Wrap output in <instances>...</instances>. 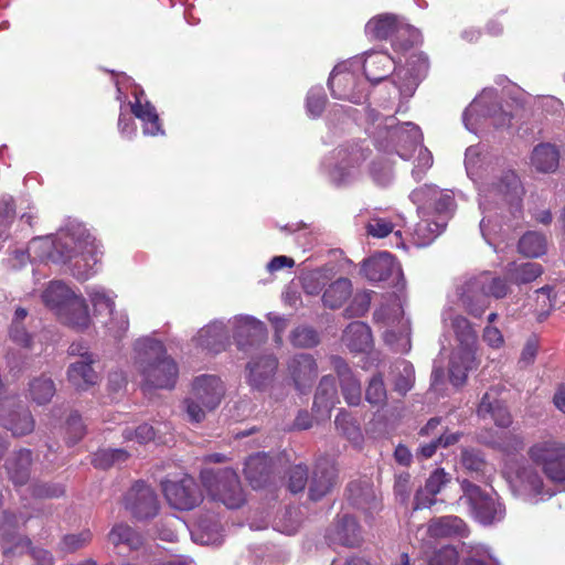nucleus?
<instances>
[{
	"instance_id": "41",
	"label": "nucleus",
	"mask_w": 565,
	"mask_h": 565,
	"mask_svg": "<svg viewBox=\"0 0 565 565\" xmlns=\"http://www.w3.org/2000/svg\"><path fill=\"white\" fill-rule=\"evenodd\" d=\"M449 480L450 477L444 469H436L426 480L425 487L417 491L414 509L418 510L431 507L436 502V494L441 491L443 487L446 486Z\"/></svg>"
},
{
	"instance_id": "2",
	"label": "nucleus",
	"mask_w": 565,
	"mask_h": 565,
	"mask_svg": "<svg viewBox=\"0 0 565 565\" xmlns=\"http://www.w3.org/2000/svg\"><path fill=\"white\" fill-rule=\"evenodd\" d=\"M58 253L57 264L67 266L78 281L92 278L100 263L103 249L85 224L77 220H67L55 233Z\"/></svg>"
},
{
	"instance_id": "7",
	"label": "nucleus",
	"mask_w": 565,
	"mask_h": 565,
	"mask_svg": "<svg viewBox=\"0 0 565 565\" xmlns=\"http://www.w3.org/2000/svg\"><path fill=\"white\" fill-rule=\"evenodd\" d=\"M508 291L509 286L504 279L483 271L458 285L457 297L469 315L479 318L489 307V297L500 299L505 297Z\"/></svg>"
},
{
	"instance_id": "10",
	"label": "nucleus",
	"mask_w": 565,
	"mask_h": 565,
	"mask_svg": "<svg viewBox=\"0 0 565 565\" xmlns=\"http://www.w3.org/2000/svg\"><path fill=\"white\" fill-rule=\"evenodd\" d=\"M462 120L467 130L478 135L489 126H508L511 115L499 104L497 90L486 88L466 108Z\"/></svg>"
},
{
	"instance_id": "21",
	"label": "nucleus",
	"mask_w": 565,
	"mask_h": 565,
	"mask_svg": "<svg viewBox=\"0 0 565 565\" xmlns=\"http://www.w3.org/2000/svg\"><path fill=\"white\" fill-rule=\"evenodd\" d=\"M162 491L168 503L175 510L189 511L202 502V493L191 476L180 480L162 481Z\"/></svg>"
},
{
	"instance_id": "47",
	"label": "nucleus",
	"mask_w": 565,
	"mask_h": 565,
	"mask_svg": "<svg viewBox=\"0 0 565 565\" xmlns=\"http://www.w3.org/2000/svg\"><path fill=\"white\" fill-rule=\"evenodd\" d=\"M31 461V451L26 449L20 450L7 461L8 473L14 484L22 486L28 481Z\"/></svg>"
},
{
	"instance_id": "28",
	"label": "nucleus",
	"mask_w": 565,
	"mask_h": 565,
	"mask_svg": "<svg viewBox=\"0 0 565 565\" xmlns=\"http://www.w3.org/2000/svg\"><path fill=\"white\" fill-rule=\"evenodd\" d=\"M158 332L142 335L132 344V363L137 372L154 364L159 360L170 358L162 340L157 338Z\"/></svg>"
},
{
	"instance_id": "9",
	"label": "nucleus",
	"mask_w": 565,
	"mask_h": 565,
	"mask_svg": "<svg viewBox=\"0 0 565 565\" xmlns=\"http://www.w3.org/2000/svg\"><path fill=\"white\" fill-rule=\"evenodd\" d=\"M225 387L216 375L203 374L192 382L191 392L182 402V408L190 423L203 422L206 414L213 412L221 403Z\"/></svg>"
},
{
	"instance_id": "32",
	"label": "nucleus",
	"mask_w": 565,
	"mask_h": 565,
	"mask_svg": "<svg viewBox=\"0 0 565 565\" xmlns=\"http://www.w3.org/2000/svg\"><path fill=\"white\" fill-rule=\"evenodd\" d=\"M477 413L482 419H492L498 427L507 428L512 423L511 414L499 397L497 387H491L483 394Z\"/></svg>"
},
{
	"instance_id": "20",
	"label": "nucleus",
	"mask_w": 565,
	"mask_h": 565,
	"mask_svg": "<svg viewBox=\"0 0 565 565\" xmlns=\"http://www.w3.org/2000/svg\"><path fill=\"white\" fill-rule=\"evenodd\" d=\"M468 535L467 524L458 516L446 515L433 519L427 527H419L416 537L420 541V548L424 553L434 547V541L443 537Z\"/></svg>"
},
{
	"instance_id": "49",
	"label": "nucleus",
	"mask_w": 565,
	"mask_h": 565,
	"mask_svg": "<svg viewBox=\"0 0 565 565\" xmlns=\"http://www.w3.org/2000/svg\"><path fill=\"white\" fill-rule=\"evenodd\" d=\"M331 279V270L319 268L306 273L301 278L302 289L307 295L318 296Z\"/></svg>"
},
{
	"instance_id": "60",
	"label": "nucleus",
	"mask_w": 565,
	"mask_h": 565,
	"mask_svg": "<svg viewBox=\"0 0 565 565\" xmlns=\"http://www.w3.org/2000/svg\"><path fill=\"white\" fill-rule=\"evenodd\" d=\"M460 463L463 469L477 476L484 475L488 469V463L481 454L475 449H463L461 451Z\"/></svg>"
},
{
	"instance_id": "64",
	"label": "nucleus",
	"mask_w": 565,
	"mask_h": 565,
	"mask_svg": "<svg viewBox=\"0 0 565 565\" xmlns=\"http://www.w3.org/2000/svg\"><path fill=\"white\" fill-rule=\"evenodd\" d=\"M370 175L379 185H387L393 180V169L386 160H375L371 163Z\"/></svg>"
},
{
	"instance_id": "14",
	"label": "nucleus",
	"mask_w": 565,
	"mask_h": 565,
	"mask_svg": "<svg viewBox=\"0 0 565 565\" xmlns=\"http://www.w3.org/2000/svg\"><path fill=\"white\" fill-rule=\"evenodd\" d=\"M365 34L370 39H392V45L396 52H406L420 41L417 29L402 23L396 15L384 13L369 20L365 24Z\"/></svg>"
},
{
	"instance_id": "4",
	"label": "nucleus",
	"mask_w": 565,
	"mask_h": 565,
	"mask_svg": "<svg viewBox=\"0 0 565 565\" xmlns=\"http://www.w3.org/2000/svg\"><path fill=\"white\" fill-rule=\"evenodd\" d=\"M366 132L375 145L384 151H395L402 159L409 160L423 141L418 126L411 121L399 124L391 115H383L370 108L366 110Z\"/></svg>"
},
{
	"instance_id": "51",
	"label": "nucleus",
	"mask_w": 565,
	"mask_h": 565,
	"mask_svg": "<svg viewBox=\"0 0 565 565\" xmlns=\"http://www.w3.org/2000/svg\"><path fill=\"white\" fill-rule=\"evenodd\" d=\"M508 273L516 284H526L542 274V267L540 264L530 262L522 264L512 263L509 265Z\"/></svg>"
},
{
	"instance_id": "39",
	"label": "nucleus",
	"mask_w": 565,
	"mask_h": 565,
	"mask_svg": "<svg viewBox=\"0 0 565 565\" xmlns=\"http://www.w3.org/2000/svg\"><path fill=\"white\" fill-rule=\"evenodd\" d=\"M342 341L354 353H366L373 345L371 329L361 321H354L345 328Z\"/></svg>"
},
{
	"instance_id": "35",
	"label": "nucleus",
	"mask_w": 565,
	"mask_h": 565,
	"mask_svg": "<svg viewBox=\"0 0 565 565\" xmlns=\"http://www.w3.org/2000/svg\"><path fill=\"white\" fill-rule=\"evenodd\" d=\"M396 61L384 51H370L361 58V68L364 70L365 79L371 83H377L385 79L393 70Z\"/></svg>"
},
{
	"instance_id": "36",
	"label": "nucleus",
	"mask_w": 565,
	"mask_h": 565,
	"mask_svg": "<svg viewBox=\"0 0 565 565\" xmlns=\"http://www.w3.org/2000/svg\"><path fill=\"white\" fill-rule=\"evenodd\" d=\"M12 407L13 403L10 401H7L0 407V420L3 426L15 436L31 433L34 427L31 413L22 406Z\"/></svg>"
},
{
	"instance_id": "13",
	"label": "nucleus",
	"mask_w": 565,
	"mask_h": 565,
	"mask_svg": "<svg viewBox=\"0 0 565 565\" xmlns=\"http://www.w3.org/2000/svg\"><path fill=\"white\" fill-rule=\"evenodd\" d=\"M360 70L361 57L335 65L329 77L331 95L337 99L361 103L366 97L367 83L361 77Z\"/></svg>"
},
{
	"instance_id": "30",
	"label": "nucleus",
	"mask_w": 565,
	"mask_h": 565,
	"mask_svg": "<svg viewBox=\"0 0 565 565\" xmlns=\"http://www.w3.org/2000/svg\"><path fill=\"white\" fill-rule=\"evenodd\" d=\"M108 541L118 555L126 552L135 553L138 557L145 556L143 537L126 523L115 524L108 533Z\"/></svg>"
},
{
	"instance_id": "44",
	"label": "nucleus",
	"mask_w": 565,
	"mask_h": 565,
	"mask_svg": "<svg viewBox=\"0 0 565 565\" xmlns=\"http://www.w3.org/2000/svg\"><path fill=\"white\" fill-rule=\"evenodd\" d=\"M334 476V469L327 462L318 463L309 487L310 499L317 501L326 495L333 486Z\"/></svg>"
},
{
	"instance_id": "48",
	"label": "nucleus",
	"mask_w": 565,
	"mask_h": 565,
	"mask_svg": "<svg viewBox=\"0 0 565 565\" xmlns=\"http://www.w3.org/2000/svg\"><path fill=\"white\" fill-rule=\"evenodd\" d=\"M394 390L401 395H405L414 384L415 371L413 365L406 360L397 361L392 370Z\"/></svg>"
},
{
	"instance_id": "52",
	"label": "nucleus",
	"mask_w": 565,
	"mask_h": 565,
	"mask_svg": "<svg viewBox=\"0 0 565 565\" xmlns=\"http://www.w3.org/2000/svg\"><path fill=\"white\" fill-rule=\"evenodd\" d=\"M519 250L527 257H539L546 250L545 237L536 232L526 233L519 242Z\"/></svg>"
},
{
	"instance_id": "55",
	"label": "nucleus",
	"mask_w": 565,
	"mask_h": 565,
	"mask_svg": "<svg viewBox=\"0 0 565 565\" xmlns=\"http://www.w3.org/2000/svg\"><path fill=\"white\" fill-rule=\"evenodd\" d=\"M117 99L120 102L118 129L124 138L131 139L136 135L137 128L132 119L127 117V111L129 110V107L127 106V95L124 94L120 83H117Z\"/></svg>"
},
{
	"instance_id": "11",
	"label": "nucleus",
	"mask_w": 565,
	"mask_h": 565,
	"mask_svg": "<svg viewBox=\"0 0 565 565\" xmlns=\"http://www.w3.org/2000/svg\"><path fill=\"white\" fill-rule=\"evenodd\" d=\"M537 468L530 463H521L505 472L513 495L530 504H539L555 494L554 489L545 481L542 470Z\"/></svg>"
},
{
	"instance_id": "8",
	"label": "nucleus",
	"mask_w": 565,
	"mask_h": 565,
	"mask_svg": "<svg viewBox=\"0 0 565 565\" xmlns=\"http://www.w3.org/2000/svg\"><path fill=\"white\" fill-rule=\"evenodd\" d=\"M374 321L383 332L385 343L397 353L411 350V324L404 316L403 301L398 296L390 297L374 312Z\"/></svg>"
},
{
	"instance_id": "27",
	"label": "nucleus",
	"mask_w": 565,
	"mask_h": 565,
	"mask_svg": "<svg viewBox=\"0 0 565 565\" xmlns=\"http://www.w3.org/2000/svg\"><path fill=\"white\" fill-rule=\"evenodd\" d=\"M125 507L138 520L154 516L159 503L154 491L145 482H136L125 497Z\"/></svg>"
},
{
	"instance_id": "38",
	"label": "nucleus",
	"mask_w": 565,
	"mask_h": 565,
	"mask_svg": "<svg viewBox=\"0 0 565 565\" xmlns=\"http://www.w3.org/2000/svg\"><path fill=\"white\" fill-rule=\"evenodd\" d=\"M274 462L266 454L250 456L245 462V476L254 489L265 487L271 479Z\"/></svg>"
},
{
	"instance_id": "53",
	"label": "nucleus",
	"mask_w": 565,
	"mask_h": 565,
	"mask_svg": "<svg viewBox=\"0 0 565 565\" xmlns=\"http://www.w3.org/2000/svg\"><path fill=\"white\" fill-rule=\"evenodd\" d=\"M463 565H500L491 550L483 544H469Z\"/></svg>"
},
{
	"instance_id": "59",
	"label": "nucleus",
	"mask_w": 565,
	"mask_h": 565,
	"mask_svg": "<svg viewBox=\"0 0 565 565\" xmlns=\"http://www.w3.org/2000/svg\"><path fill=\"white\" fill-rule=\"evenodd\" d=\"M92 540V533L88 530L77 534L64 535L58 543L57 550L64 554L74 553L86 546Z\"/></svg>"
},
{
	"instance_id": "12",
	"label": "nucleus",
	"mask_w": 565,
	"mask_h": 565,
	"mask_svg": "<svg viewBox=\"0 0 565 565\" xmlns=\"http://www.w3.org/2000/svg\"><path fill=\"white\" fill-rule=\"evenodd\" d=\"M527 457L548 481L565 489V443L553 437L536 440L529 447Z\"/></svg>"
},
{
	"instance_id": "17",
	"label": "nucleus",
	"mask_w": 565,
	"mask_h": 565,
	"mask_svg": "<svg viewBox=\"0 0 565 565\" xmlns=\"http://www.w3.org/2000/svg\"><path fill=\"white\" fill-rule=\"evenodd\" d=\"M203 486L214 500L221 501L230 509L239 508L244 495L236 472L232 469L209 470L201 472Z\"/></svg>"
},
{
	"instance_id": "22",
	"label": "nucleus",
	"mask_w": 565,
	"mask_h": 565,
	"mask_svg": "<svg viewBox=\"0 0 565 565\" xmlns=\"http://www.w3.org/2000/svg\"><path fill=\"white\" fill-rule=\"evenodd\" d=\"M132 100L127 99L130 113L140 120L145 136H164V129L156 107L148 100L145 92L134 85Z\"/></svg>"
},
{
	"instance_id": "63",
	"label": "nucleus",
	"mask_w": 565,
	"mask_h": 565,
	"mask_svg": "<svg viewBox=\"0 0 565 565\" xmlns=\"http://www.w3.org/2000/svg\"><path fill=\"white\" fill-rule=\"evenodd\" d=\"M110 319L107 323V330L115 339H120L129 329V318L125 310H114L109 313Z\"/></svg>"
},
{
	"instance_id": "24",
	"label": "nucleus",
	"mask_w": 565,
	"mask_h": 565,
	"mask_svg": "<svg viewBox=\"0 0 565 565\" xmlns=\"http://www.w3.org/2000/svg\"><path fill=\"white\" fill-rule=\"evenodd\" d=\"M145 390H172L175 386L179 369L170 356L138 372Z\"/></svg>"
},
{
	"instance_id": "45",
	"label": "nucleus",
	"mask_w": 565,
	"mask_h": 565,
	"mask_svg": "<svg viewBox=\"0 0 565 565\" xmlns=\"http://www.w3.org/2000/svg\"><path fill=\"white\" fill-rule=\"evenodd\" d=\"M28 254L33 262L50 260L57 264L54 254L58 253L55 234L34 237L28 245Z\"/></svg>"
},
{
	"instance_id": "19",
	"label": "nucleus",
	"mask_w": 565,
	"mask_h": 565,
	"mask_svg": "<svg viewBox=\"0 0 565 565\" xmlns=\"http://www.w3.org/2000/svg\"><path fill=\"white\" fill-rule=\"evenodd\" d=\"M228 333L239 351H247L266 340L267 329L263 321L248 315H237L227 320Z\"/></svg>"
},
{
	"instance_id": "26",
	"label": "nucleus",
	"mask_w": 565,
	"mask_h": 565,
	"mask_svg": "<svg viewBox=\"0 0 565 565\" xmlns=\"http://www.w3.org/2000/svg\"><path fill=\"white\" fill-rule=\"evenodd\" d=\"M362 273L371 281H384L392 279L396 286L403 280V273L395 257L387 252H380L362 265Z\"/></svg>"
},
{
	"instance_id": "1",
	"label": "nucleus",
	"mask_w": 565,
	"mask_h": 565,
	"mask_svg": "<svg viewBox=\"0 0 565 565\" xmlns=\"http://www.w3.org/2000/svg\"><path fill=\"white\" fill-rule=\"evenodd\" d=\"M465 167L478 191L481 235L490 242L489 235L498 225L497 217H505V211L513 217L520 214L521 182L514 171L502 168L499 159L479 145L466 150Z\"/></svg>"
},
{
	"instance_id": "25",
	"label": "nucleus",
	"mask_w": 565,
	"mask_h": 565,
	"mask_svg": "<svg viewBox=\"0 0 565 565\" xmlns=\"http://www.w3.org/2000/svg\"><path fill=\"white\" fill-rule=\"evenodd\" d=\"M428 58L422 52H414L406 62V68H397L394 84L401 95L411 97L428 71Z\"/></svg>"
},
{
	"instance_id": "5",
	"label": "nucleus",
	"mask_w": 565,
	"mask_h": 565,
	"mask_svg": "<svg viewBox=\"0 0 565 565\" xmlns=\"http://www.w3.org/2000/svg\"><path fill=\"white\" fill-rule=\"evenodd\" d=\"M441 320L444 328L452 331L457 342L450 356L449 381L454 386H461L467 380L468 372L477 365L478 335L470 321L450 306L443 310Z\"/></svg>"
},
{
	"instance_id": "54",
	"label": "nucleus",
	"mask_w": 565,
	"mask_h": 565,
	"mask_svg": "<svg viewBox=\"0 0 565 565\" xmlns=\"http://www.w3.org/2000/svg\"><path fill=\"white\" fill-rule=\"evenodd\" d=\"M29 392L35 403L44 404L54 396L55 385L50 377L41 376L30 383Z\"/></svg>"
},
{
	"instance_id": "43",
	"label": "nucleus",
	"mask_w": 565,
	"mask_h": 565,
	"mask_svg": "<svg viewBox=\"0 0 565 565\" xmlns=\"http://www.w3.org/2000/svg\"><path fill=\"white\" fill-rule=\"evenodd\" d=\"M559 152L551 143H540L532 150L530 162L539 172H554L558 167Z\"/></svg>"
},
{
	"instance_id": "29",
	"label": "nucleus",
	"mask_w": 565,
	"mask_h": 565,
	"mask_svg": "<svg viewBox=\"0 0 565 565\" xmlns=\"http://www.w3.org/2000/svg\"><path fill=\"white\" fill-rule=\"evenodd\" d=\"M278 361L271 353L255 355L246 364V382L256 391H265L277 371Z\"/></svg>"
},
{
	"instance_id": "57",
	"label": "nucleus",
	"mask_w": 565,
	"mask_h": 565,
	"mask_svg": "<svg viewBox=\"0 0 565 565\" xmlns=\"http://www.w3.org/2000/svg\"><path fill=\"white\" fill-rule=\"evenodd\" d=\"M327 104V96L322 86H313L309 89L306 98V110L309 117L321 116Z\"/></svg>"
},
{
	"instance_id": "50",
	"label": "nucleus",
	"mask_w": 565,
	"mask_h": 565,
	"mask_svg": "<svg viewBox=\"0 0 565 565\" xmlns=\"http://www.w3.org/2000/svg\"><path fill=\"white\" fill-rule=\"evenodd\" d=\"M191 535L194 542L202 545H217L223 540L222 529L217 522L202 521Z\"/></svg>"
},
{
	"instance_id": "33",
	"label": "nucleus",
	"mask_w": 565,
	"mask_h": 565,
	"mask_svg": "<svg viewBox=\"0 0 565 565\" xmlns=\"http://www.w3.org/2000/svg\"><path fill=\"white\" fill-rule=\"evenodd\" d=\"M98 362V355H86L85 360H77L67 369V380L78 391H87L99 383L100 376L93 367Z\"/></svg>"
},
{
	"instance_id": "40",
	"label": "nucleus",
	"mask_w": 565,
	"mask_h": 565,
	"mask_svg": "<svg viewBox=\"0 0 565 565\" xmlns=\"http://www.w3.org/2000/svg\"><path fill=\"white\" fill-rule=\"evenodd\" d=\"M339 403L335 379L331 375L323 376L318 385L313 409L321 418L329 417L331 409Z\"/></svg>"
},
{
	"instance_id": "31",
	"label": "nucleus",
	"mask_w": 565,
	"mask_h": 565,
	"mask_svg": "<svg viewBox=\"0 0 565 565\" xmlns=\"http://www.w3.org/2000/svg\"><path fill=\"white\" fill-rule=\"evenodd\" d=\"M288 373L296 390L303 393L311 387L318 374L316 360L307 353L296 354L288 362Z\"/></svg>"
},
{
	"instance_id": "58",
	"label": "nucleus",
	"mask_w": 565,
	"mask_h": 565,
	"mask_svg": "<svg viewBox=\"0 0 565 565\" xmlns=\"http://www.w3.org/2000/svg\"><path fill=\"white\" fill-rule=\"evenodd\" d=\"M128 456L124 449H102L94 455L93 463L96 468L107 469L126 461Z\"/></svg>"
},
{
	"instance_id": "61",
	"label": "nucleus",
	"mask_w": 565,
	"mask_h": 565,
	"mask_svg": "<svg viewBox=\"0 0 565 565\" xmlns=\"http://www.w3.org/2000/svg\"><path fill=\"white\" fill-rule=\"evenodd\" d=\"M413 158H415V162L412 177L415 181H420L433 166V154L427 148L419 146Z\"/></svg>"
},
{
	"instance_id": "15",
	"label": "nucleus",
	"mask_w": 565,
	"mask_h": 565,
	"mask_svg": "<svg viewBox=\"0 0 565 565\" xmlns=\"http://www.w3.org/2000/svg\"><path fill=\"white\" fill-rule=\"evenodd\" d=\"M25 522L22 516L4 512L0 521V544L7 556L30 552L38 565H54L52 554L43 548H31V542L18 533V529Z\"/></svg>"
},
{
	"instance_id": "62",
	"label": "nucleus",
	"mask_w": 565,
	"mask_h": 565,
	"mask_svg": "<svg viewBox=\"0 0 565 565\" xmlns=\"http://www.w3.org/2000/svg\"><path fill=\"white\" fill-rule=\"evenodd\" d=\"M359 490L358 486L351 483L349 486L350 499L353 504L359 509L363 510H376L379 508V501L371 488L361 489L360 494H354V491Z\"/></svg>"
},
{
	"instance_id": "23",
	"label": "nucleus",
	"mask_w": 565,
	"mask_h": 565,
	"mask_svg": "<svg viewBox=\"0 0 565 565\" xmlns=\"http://www.w3.org/2000/svg\"><path fill=\"white\" fill-rule=\"evenodd\" d=\"M192 344L211 354H218L231 345L227 321L215 319L203 326L192 338Z\"/></svg>"
},
{
	"instance_id": "6",
	"label": "nucleus",
	"mask_w": 565,
	"mask_h": 565,
	"mask_svg": "<svg viewBox=\"0 0 565 565\" xmlns=\"http://www.w3.org/2000/svg\"><path fill=\"white\" fill-rule=\"evenodd\" d=\"M41 299L63 324L76 331H85L90 327L92 318L86 299L65 281H50L43 289Z\"/></svg>"
},
{
	"instance_id": "18",
	"label": "nucleus",
	"mask_w": 565,
	"mask_h": 565,
	"mask_svg": "<svg viewBox=\"0 0 565 565\" xmlns=\"http://www.w3.org/2000/svg\"><path fill=\"white\" fill-rule=\"evenodd\" d=\"M461 489L479 523L491 525L504 519L505 509L495 495L484 493L478 486L467 480H462Z\"/></svg>"
},
{
	"instance_id": "56",
	"label": "nucleus",
	"mask_w": 565,
	"mask_h": 565,
	"mask_svg": "<svg viewBox=\"0 0 565 565\" xmlns=\"http://www.w3.org/2000/svg\"><path fill=\"white\" fill-rule=\"evenodd\" d=\"M387 392L383 376L379 373L371 377L366 390L365 399L372 406L383 407L386 403Z\"/></svg>"
},
{
	"instance_id": "42",
	"label": "nucleus",
	"mask_w": 565,
	"mask_h": 565,
	"mask_svg": "<svg viewBox=\"0 0 565 565\" xmlns=\"http://www.w3.org/2000/svg\"><path fill=\"white\" fill-rule=\"evenodd\" d=\"M353 286L349 278L339 277L333 281H329L324 288L321 301L329 309H338L342 307L352 296Z\"/></svg>"
},
{
	"instance_id": "37",
	"label": "nucleus",
	"mask_w": 565,
	"mask_h": 565,
	"mask_svg": "<svg viewBox=\"0 0 565 565\" xmlns=\"http://www.w3.org/2000/svg\"><path fill=\"white\" fill-rule=\"evenodd\" d=\"M331 364L339 376L345 402L352 406L359 405L362 397L360 381L342 358L332 356Z\"/></svg>"
},
{
	"instance_id": "16",
	"label": "nucleus",
	"mask_w": 565,
	"mask_h": 565,
	"mask_svg": "<svg viewBox=\"0 0 565 565\" xmlns=\"http://www.w3.org/2000/svg\"><path fill=\"white\" fill-rule=\"evenodd\" d=\"M366 158L367 150L358 145L338 149L334 158L324 163L330 182L335 186H348L359 181L361 164Z\"/></svg>"
},
{
	"instance_id": "46",
	"label": "nucleus",
	"mask_w": 565,
	"mask_h": 565,
	"mask_svg": "<svg viewBox=\"0 0 565 565\" xmlns=\"http://www.w3.org/2000/svg\"><path fill=\"white\" fill-rule=\"evenodd\" d=\"M85 292L93 307L95 316H99L107 311L108 313L115 310V300L117 295L103 286L92 285L85 288Z\"/></svg>"
},
{
	"instance_id": "3",
	"label": "nucleus",
	"mask_w": 565,
	"mask_h": 565,
	"mask_svg": "<svg viewBox=\"0 0 565 565\" xmlns=\"http://www.w3.org/2000/svg\"><path fill=\"white\" fill-rule=\"evenodd\" d=\"M409 200L417 206L419 222L413 231L416 246L429 245L443 233L455 212V198L450 191L433 184H424L409 193Z\"/></svg>"
},
{
	"instance_id": "34",
	"label": "nucleus",
	"mask_w": 565,
	"mask_h": 565,
	"mask_svg": "<svg viewBox=\"0 0 565 565\" xmlns=\"http://www.w3.org/2000/svg\"><path fill=\"white\" fill-rule=\"evenodd\" d=\"M327 539L331 544L347 547L359 546L362 542V532L356 520L348 514L338 516L334 524L328 530Z\"/></svg>"
}]
</instances>
